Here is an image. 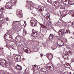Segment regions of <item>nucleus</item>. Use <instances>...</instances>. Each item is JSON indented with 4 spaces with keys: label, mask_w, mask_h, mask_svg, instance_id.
Listing matches in <instances>:
<instances>
[{
    "label": "nucleus",
    "mask_w": 74,
    "mask_h": 74,
    "mask_svg": "<svg viewBox=\"0 0 74 74\" xmlns=\"http://www.w3.org/2000/svg\"><path fill=\"white\" fill-rule=\"evenodd\" d=\"M5 62H6V61L5 60H0V65L1 66H3L4 67H6L8 65V64Z\"/></svg>",
    "instance_id": "obj_1"
},
{
    "label": "nucleus",
    "mask_w": 74,
    "mask_h": 74,
    "mask_svg": "<svg viewBox=\"0 0 74 74\" xmlns=\"http://www.w3.org/2000/svg\"><path fill=\"white\" fill-rule=\"evenodd\" d=\"M7 7L5 6L4 7L6 8L7 9H11L12 8V6H15V5L14 4H13L11 2H8L6 4Z\"/></svg>",
    "instance_id": "obj_2"
},
{
    "label": "nucleus",
    "mask_w": 74,
    "mask_h": 74,
    "mask_svg": "<svg viewBox=\"0 0 74 74\" xmlns=\"http://www.w3.org/2000/svg\"><path fill=\"white\" fill-rule=\"evenodd\" d=\"M65 33H66V31L64 29H61L58 32V35L60 36H62V35L65 34Z\"/></svg>",
    "instance_id": "obj_3"
},
{
    "label": "nucleus",
    "mask_w": 74,
    "mask_h": 74,
    "mask_svg": "<svg viewBox=\"0 0 74 74\" xmlns=\"http://www.w3.org/2000/svg\"><path fill=\"white\" fill-rule=\"evenodd\" d=\"M31 26H36L37 25V23H36L35 21H34V20H31L30 21Z\"/></svg>",
    "instance_id": "obj_4"
},
{
    "label": "nucleus",
    "mask_w": 74,
    "mask_h": 74,
    "mask_svg": "<svg viewBox=\"0 0 74 74\" xmlns=\"http://www.w3.org/2000/svg\"><path fill=\"white\" fill-rule=\"evenodd\" d=\"M46 56L49 60H52V58H53V56H52V54L51 55L49 54H47L46 55Z\"/></svg>",
    "instance_id": "obj_5"
},
{
    "label": "nucleus",
    "mask_w": 74,
    "mask_h": 74,
    "mask_svg": "<svg viewBox=\"0 0 74 74\" xmlns=\"http://www.w3.org/2000/svg\"><path fill=\"white\" fill-rule=\"evenodd\" d=\"M9 34H5L4 35V38H5V41L6 42H7V41L8 40V38L9 37V36H9Z\"/></svg>",
    "instance_id": "obj_6"
},
{
    "label": "nucleus",
    "mask_w": 74,
    "mask_h": 74,
    "mask_svg": "<svg viewBox=\"0 0 74 74\" xmlns=\"http://www.w3.org/2000/svg\"><path fill=\"white\" fill-rule=\"evenodd\" d=\"M21 38V37L19 36H17L15 38V41L18 42Z\"/></svg>",
    "instance_id": "obj_7"
},
{
    "label": "nucleus",
    "mask_w": 74,
    "mask_h": 74,
    "mask_svg": "<svg viewBox=\"0 0 74 74\" xmlns=\"http://www.w3.org/2000/svg\"><path fill=\"white\" fill-rule=\"evenodd\" d=\"M28 7L29 9H30L32 10H33L34 9V5H31L30 4H29L28 5Z\"/></svg>",
    "instance_id": "obj_8"
},
{
    "label": "nucleus",
    "mask_w": 74,
    "mask_h": 74,
    "mask_svg": "<svg viewBox=\"0 0 74 74\" xmlns=\"http://www.w3.org/2000/svg\"><path fill=\"white\" fill-rule=\"evenodd\" d=\"M69 13L72 16H74V11L73 10H69Z\"/></svg>",
    "instance_id": "obj_9"
},
{
    "label": "nucleus",
    "mask_w": 74,
    "mask_h": 74,
    "mask_svg": "<svg viewBox=\"0 0 74 74\" xmlns=\"http://www.w3.org/2000/svg\"><path fill=\"white\" fill-rule=\"evenodd\" d=\"M44 17L47 20H48V21H49L50 20V16L49 14L48 15V14H47L45 15L44 16Z\"/></svg>",
    "instance_id": "obj_10"
},
{
    "label": "nucleus",
    "mask_w": 74,
    "mask_h": 74,
    "mask_svg": "<svg viewBox=\"0 0 74 74\" xmlns=\"http://www.w3.org/2000/svg\"><path fill=\"white\" fill-rule=\"evenodd\" d=\"M38 66H37V65H35L33 66V69L35 71L38 70Z\"/></svg>",
    "instance_id": "obj_11"
},
{
    "label": "nucleus",
    "mask_w": 74,
    "mask_h": 74,
    "mask_svg": "<svg viewBox=\"0 0 74 74\" xmlns=\"http://www.w3.org/2000/svg\"><path fill=\"white\" fill-rule=\"evenodd\" d=\"M65 66L66 67H67V68H68L69 69V68H70L71 67L70 64H69V63L65 64Z\"/></svg>",
    "instance_id": "obj_12"
},
{
    "label": "nucleus",
    "mask_w": 74,
    "mask_h": 74,
    "mask_svg": "<svg viewBox=\"0 0 74 74\" xmlns=\"http://www.w3.org/2000/svg\"><path fill=\"white\" fill-rule=\"evenodd\" d=\"M11 3H12V4H14V5H15V4H16V3L17 2L16 0H11Z\"/></svg>",
    "instance_id": "obj_13"
},
{
    "label": "nucleus",
    "mask_w": 74,
    "mask_h": 74,
    "mask_svg": "<svg viewBox=\"0 0 74 74\" xmlns=\"http://www.w3.org/2000/svg\"><path fill=\"white\" fill-rule=\"evenodd\" d=\"M18 22V21H14L13 22L12 25V26H13L14 27H17V25H16V22Z\"/></svg>",
    "instance_id": "obj_14"
},
{
    "label": "nucleus",
    "mask_w": 74,
    "mask_h": 74,
    "mask_svg": "<svg viewBox=\"0 0 74 74\" xmlns=\"http://www.w3.org/2000/svg\"><path fill=\"white\" fill-rule=\"evenodd\" d=\"M38 9L40 11H44V8L43 7L38 6Z\"/></svg>",
    "instance_id": "obj_15"
},
{
    "label": "nucleus",
    "mask_w": 74,
    "mask_h": 74,
    "mask_svg": "<svg viewBox=\"0 0 74 74\" xmlns=\"http://www.w3.org/2000/svg\"><path fill=\"white\" fill-rule=\"evenodd\" d=\"M9 36H10L8 37L9 38L8 39V41H13L14 39H13V38H12V37H11V36L10 35H9Z\"/></svg>",
    "instance_id": "obj_16"
},
{
    "label": "nucleus",
    "mask_w": 74,
    "mask_h": 74,
    "mask_svg": "<svg viewBox=\"0 0 74 74\" xmlns=\"http://www.w3.org/2000/svg\"><path fill=\"white\" fill-rule=\"evenodd\" d=\"M63 3L65 4L66 5H67L69 4V1L65 0L64 1Z\"/></svg>",
    "instance_id": "obj_17"
},
{
    "label": "nucleus",
    "mask_w": 74,
    "mask_h": 74,
    "mask_svg": "<svg viewBox=\"0 0 74 74\" xmlns=\"http://www.w3.org/2000/svg\"><path fill=\"white\" fill-rule=\"evenodd\" d=\"M69 5H73V4H74V1L71 0H69Z\"/></svg>",
    "instance_id": "obj_18"
},
{
    "label": "nucleus",
    "mask_w": 74,
    "mask_h": 74,
    "mask_svg": "<svg viewBox=\"0 0 74 74\" xmlns=\"http://www.w3.org/2000/svg\"><path fill=\"white\" fill-rule=\"evenodd\" d=\"M17 14H16L18 15V16H19L21 15V11H19V10H17Z\"/></svg>",
    "instance_id": "obj_19"
},
{
    "label": "nucleus",
    "mask_w": 74,
    "mask_h": 74,
    "mask_svg": "<svg viewBox=\"0 0 74 74\" xmlns=\"http://www.w3.org/2000/svg\"><path fill=\"white\" fill-rule=\"evenodd\" d=\"M40 70L43 73H45V72H46L47 71V69H45V68H41Z\"/></svg>",
    "instance_id": "obj_20"
},
{
    "label": "nucleus",
    "mask_w": 74,
    "mask_h": 74,
    "mask_svg": "<svg viewBox=\"0 0 74 74\" xmlns=\"http://www.w3.org/2000/svg\"><path fill=\"white\" fill-rule=\"evenodd\" d=\"M54 4V5H55V6H58V4H59V3L58 2H57V1H55L53 2Z\"/></svg>",
    "instance_id": "obj_21"
},
{
    "label": "nucleus",
    "mask_w": 74,
    "mask_h": 74,
    "mask_svg": "<svg viewBox=\"0 0 74 74\" xmlns=\"http://www.w3.org/2000/svg\"><path fill=\"white\" fill-rule=\"evenodd\" d=\"M54 36L53 34H50L49 36V39H52L53 38V36Z\"/></svg>",
    "instance_id": "obj_22"
},
{
    "label": "nucleus",
    "mask_w": 74,
    "mask_h": 74,
    "mask_svg": "<svg viewBox=\"0 0 74 74\" xmlns=\"http://www.w3.org/2000/svg\"><path fill=\"white\" fill-rule=\"evenodd\" d=\"M48 69L51 71H52V70H53V66H52V67H51L50 66H49L48 67Z\"/></svg>",
    "instance_id": "obj_23"
},
{
    "label": "nucleus",
    "mask_w": 74,
    "mask_h": 74,
    "mask_svg": "<svg viewBox=\"0 0 74 74\" xmlns=\"http://www.w3.org/2000/svg\"><path fill=\"white\" fill-rule=\"evenodd\" d=\"M68 57H69V55L67 54H65L63 58L64 59H67V58H68Z\"/></svg>",
    "instance_id": "obj_24"
},
{
    "label": "nucleus",
    "mask_w": 74,
    "mask_h": 74,
    "mask_svg": "<svg viewBox=\"0 0 74 74\" xmlns=\"http://www.w3.org/2000/svg\"><path fill=\"white\" fill-rule=\"evenodd\" d=\"M34 34H35L36 36L38 37V32L37 31H34L33 32Z\"/></svg>",
    "instance_id": "obj_25"
},
{
    "label": "nucleus",
    "mask_w": 74,
    "mask_h": 74,
    "mask_svg": "<svg viewBox=\"0 0 74 74\" xmlns=\"http://www.w3.org/2000/svg\"><path fill=\"white\" fill-rule=\"evenodd\" d=\"M51 48L53 50H54V49H55L56 48V45H53L52 47H51Z\"/></svg>",
    "instance_id": "obj_26"
},
{
    "label": "nucleus",
    "mask_w": 74,
    "mask_h": 74,
    "mask_svg": "<svg viewBox=\"0 0 74 74\" xmlns=\"http://www.w3.org/2000/svg\"><path fill=\"white\" fill-rule=\"evenodd\" d=\"M32 36L33 37H34V38H36V37H37V36L34 34V32H33L32 33Z\"/></svg>",
    "instance_id": "obj_27"
},
{
    "label": "nucleus",
    "mask_w": 74,
    "mask_h": 74,
    "mask_svg": "<svg viewBox=\"0 0 74 74\" xmlns=\"http://www.w3.org/2000/svg\"><path fill=\"white\" fill-rule=\"evenodd\" d=\"M24 52H26V53H28V52H30L31 51L30 50V49H26L24 50Z\"/></svg>",
    "instance_id": "obj_28"
},
{
    "label": "nucleus",
    "mask_w": 74,
    "mask_h": 74,
    "mask_svg": "<svg viewBox=\"0 0 74 74\" xmlns=\"http://www.w3.org/2000/svg\"><path fill=\"white\" fill-rule=\"evenodd\" d=\"M7 59L8 60H11V57L10 56H7Z\"/></svg>",
    "instance_id": "obj_29"
},
{
    "label": "nucleus",
    "mask_w": 74,
    "mask_h": 74,
    "mask_svg": "<svg viewBox=\"0 0 74 74\" xmlns=\"http://www.w3.org/2000/svg\"><path fill=\"white\" fill-rule=\"evenodd\" d=\"M3 20V16L1 15H0V21H1Z\"/></svg>",
    "instance_id": "obj_30"
},
{
    "label": "nucleus",
    "mask_w": 74,
    "mask_h": 74,
    "mask_svg": "<svg viewBox=\"0 0 74 74\" xmlns=\"http://www.w3.org/2000/svg\"><path fill=\"white\" fill-rule=\"evenodd\" d=\"M63 44L62 45H61V44H60V42H57V44L58 45H59V46H62V45H64V42H63Z\"/></svg>",
    "instance_id": "obj_31"
},
{
    "label": "nucleus",
    "mask_w": 74,
    "mask_h": 74,
    "mask_svg": "<svg viewBox=\"0 0 74 74\" xmlns=\"http://www.w3.org/2000/svg\"><path fill=\"white\" fill-rule=\"evenodd\" d=\"M63 74H71V72H70L69 73L67 72H64Z\"/></svg>",
    "instance_id": "obj_32"
},
{
    "label": "nucleus",
    "mask_w": 74,
    "mask_h": 74,
    "mask_svg": "<svg viewBox=\"0 0 74 74\" xmlns=\"http://www.w3.org/2000/svg\"><path fill=\"white\" fill-rule=\"evenodd\" d=\"M56 23L58 26H59V25H60V24H61V23H60V22L59 21H58V22H57Z\"/></svg>",
    "instance_id": "obj_33"
},
{
    "label": "nucleus",
    "mask_w": 74,
    "mask_h": 74,
    "mask_svg": "<svg viewBox=\"0 0 74 74\" xmlns=\"http://www.w3.org/2000/svg\"><path fill=\"white\" fill-rule=\"evenodd\" d=\"M23 42V40L22 39H20L19 41H18V42H20L21 43H22Z\"/></svg>",
    "instance_id": "obj_34"
},
{
    "label": "nucleus",
    "mask_w": 74,
    "mask_h": 74,
    "mask_svg": "<svg viewBox=\"0 0 74 74\" xmlns=\"http://www.w3.org/2000/svg\"><path fill=\"white\" fill-rule=\"evenodd\" d=\"M47 1L49 3H51V4L52 3V1H51V0H47Z\"/></svg>",
    "instance_id": "obj_35"
},
{
    "label": "nucleus",
    "mask_w": 74,
    "mask_h": 74,
    "mask_svg": "<svg viewBox=\"0 0 74 74\" xmlns=\"http://www.w3.org/2000/svg\"><path fill=\"white\" fill-rule=\"evenodd\" d=\"M61 9H64V7H63L62 6H61L60 8Z\"/></svg>",
    "instance_id": "obj_36"
},
{
    "label": "nucleus",
    "mask_w": 74,
    "mask_h": 74,
    "mask_svg": "<svg viewBox=\"0 0 74 74\" xmlns=\"http://www.w3.org/2000/svg\"><path fill=\"white\" fill-rule=\"evenodd\" d=\"M23 32L24 33H25V34H26L27 33L26 31L25 30H23Z\"/></svg>",
    "instance_id": "obj_37"
},
{
    "label": "nucleus",
    "mask_w": 74,
    "mask_h": 74,
    "mask_svg": "<svg viewBox=\"0 0 74 74\" xmlns=\"http://www.w3.org/2000/svg\"><path fill=\"white\" fill-rule=\"evenodd\" d=\"M6 20H7V21H9V20H10V19H9L8 18H6Z\"/></svg>",
    "instance_id": "obj_38"
},
{
    "label": "nucleus",
    "mask_w": 74,
    "mask_h": 74,
    "mask_svg": "<svg viewBox=\"0 0 74 74\" xmlns=\"http://www.w3.org/2000/svg\"><path fill=\"white\" fill-rule=\"evenodd\" d=\"M19 59H20V60H21V58H17V59L18 60V61H20Z\"/></svg>",
    "instance_id": "obj_39"
},
{
    "label": "nucleus",
    "mask_w": 74,
    "mask_h": 74,
    "mask_svg": "<svg viewBox=\"0 0 74 74\" xmlns=\"http://www.w3.org/2000/svg\"><path fill=\"white\" fill-rule=\"evenodd\" d=\"M17 66H19L20 67V68H21V70H22V66H20L19 65L17 64Z\"/></svg>",
    "instance_id": "obj_40"
},
{
    "label": "nucleus",
    "mask_w": 74,
    "mask_h": 74,
    "mask_svg": "<svg viewBox=\"0 0 74 74\" xmlns=\"http://www.w3.org/2000/svg\"><path fill=\"white\" fill-rule=\"evenodd\" d=\"M3 49V48H1V47H0V51L1 50V49Z\"/></svg>",
    "instance_id": "obj_41"
},
{
    "label": "nucleus",
    "mask_w": 74,
    "mask_h": 74,
    "mask_svg": "<svg viewBox=\"0 0 74 74\" xmlns=\"http://www.w3.org/2000/svg\"><path fill=\"white\" fill-rule=\"evenodd\" d=\"M71 33V32H70V31H68L67 32L68 33Z\"/></svg>",
    "instance_id": "obj_42"
},
{
    "label": "nucleus",
    "mask_w": 74,
    "mask_h": 74,
    "mask_svg": "<svg viewBox=\"0 0 74 74\" xmlns=\"http://www.w3.org/2000/svg\"><path fill=\"white\" fill-rule=\"evenodd\" d=\"M0 71H1H1H2V72H3V70H0Z\"/></svg>",
    "instance_id": "obj_43"
},
{
    "label": "nucleus",
    "mask_w": 74,
    "mask_h": 74,
    "mask_svg": "<svg viewBox=\"0 0 74 74\" xmlns=\"http://www.w3.org/2000/svg\"><path fill=\"white\" fill-rule=\"evenodd\" d=\"M72 24L73 25H74V21H73L72 23Z\"/></svg>",
    "instance_id": "obj_44"
},
{
    "label": "nucleus",
    "mask_w": 74,
    "mask_h": 74,
    "mask_svg": "<svg viewBox=\"0 0 74 74\" xmlns=\"http://www.w3.org/2000/svg\"><path fill=\"white\" fill-rule=\"evenodd\" d=\"M4 74H9L8 73H5Z\"/></svg>",
    "instance_id": "obj_45"
},
{
    "label": "nucleus",
    "mask_w": 74,
    "mask_h": 74,
    "mask_svg": "<svg viewBox=\"0 0 74 74\" xmlns=\"http://www.w3.org/2000/svg\"><path fill=\"white\" fill-rule=\"evenodd\" d=\"M67 40L66 39L65 40V42H67Z\"/></svg>",
    "instance_id": "obj_46"
},
{
    "label": "nucleus",
    "mask_w": 74,
    "mask_h": 74,
    "mask_svg": "<svg viewBox=\"0 0 74 74\" xmlns=\"http://www.w3.org/2000/svg\"><path fill=\"white\" fill-rule=\"evenodd\" d=\"M71 60H72V62H74V59H73Z\"/></svg>",
    "instance_id": "obj_47"
},
{
    "label": "nucleus",
    "mask_w": 74,
    "mask_h": 74,
    "mask_svg": "<svg viewBox=\"0 0 74 74\" xmlns=\"http://www.w3.org/2000/svg\"><path fill=\"white\" fill-rule=\"evenodd\" d=\"M19 30H18L17 31V32H18H18H19Z\"/></svg>",
    "instance_id": "obj_48"
},
{
    "label": "nucleus",
    "mask_w": 74,
    "mask_h": 74,
    "mask_svg": "<svg viewBox=\"0 0 74 74\" xmlns=\"http://www.w3.org/2000/svg\"><path fill=\"white\" fill-rule=\"evenodd\" d=\"M61 42H63V41H61Z\"/></svg>",
    "instance_id": "obj_49"
},
{
    "label": "nucleus",
    "mask_w": 74,
    "mask_h": 74,
    "mask_svg": "<svg viewBox=\"0 0 74 74\" xmlns=\"http://www.w3.org/2000/svg\"><path fill=\"white\" fill-rule=\"evenodd\" d=\"M40 56H42V54H40Z\"/></svg>",
    "instance_id": "obj_50"
},
{
    "label": "nucleus",
    "mask_w": 74,
    "mask_h": 74,
    "mask_svg": "<svg viewBox=\"0 0 74 74\" xmlns=\"http://www.w3.org/2000/svg\"><path fill=\"white\" fill-rule=\"evenodd\" d=\"M30 3H32V1H30Z\"/></svg>",
    "instance_id": "obj_51"
},
{
    "label": "nucleus",
    "mask_w": 74,
    "mask_h": 74,
    "mask_svg": "<svg viewBox=\"0 0 74 74\" xmlns=\"http://www.w3.org/2000/svg\"><path fill=\"white\" fill-rule=\"evenodd\" d=\"M70 52H71V51H70L69 52V53H70Z\"/></svg>",
    "instance_id": "obj_52"
},
{
    "label": "nucleus",
    "mask_w": 74,
    "mask_h": 74,
    "mask_svg": "<svg viewBox=\"0 0 74 74\" xmlns=\"http://www.w3.org/2000/svg\"><path fill=\"white\" fill-rule=\"evenodd\" d=\"M63 13H62V15H63Z\"/></svg>",
    "instance_id": "obj_53"
},
{
    "label": "nucleus",
    "mask_w": 74,
    "mask_h": 74,
    "mask_svg": "<svg viewBox=\"0 0 74 74\" xmlns=\"http://www.w3.org/2000/svg\"><path fill=\"white\" fill-rule=\"evenodd\" d=\"M62 1H63V0H62Z\"/></svg>",
    "instance_id": "obj_54"
},
{
    "label": "nucleus",
    "mask_w": 74,
    "mask_h": 74,
    "mask_svg": "<svg viewBox=\"0 0 74 74\" xmlns=\"http://www.w3.org/2000/svg\"><path fill=\"white\" fill-rule=\"evenodd\" d=\"M1 1V0H0V1Z\"/></svg>",
    "instance_id": "obj_55"
},
{
    "label": "nucleus",
    "mask_w": 74,
    "mask_h": 74,
    "mask_svg": "<svg viewBox=\"0 0 74 74\" xmlns=\"http://www.w3.org/2000/svg\"><path fill=\"white\" fill-rule=\"evenodd\" d=\"M72 74H73V73H72Z\"/></svg>",
    "instance_id": "obj_56"
}]
</instances>
